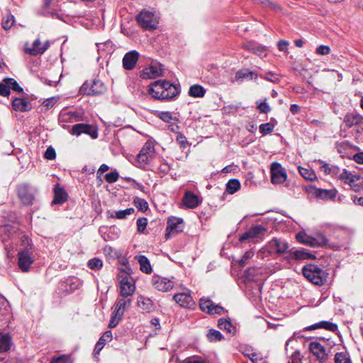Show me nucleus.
I'll use <instances>...</instances> for the list:
<instances>
[{
  "mask_svg": "<svg viewBox=\"0 0 363 363\" xmlns=\"http://www.w3.org/2000/svg\"><path fill=\"white\" fill-rule=\"evenodd\" d=\"M50 363H71V360L68 356L62 355L57 358H53Z\"/></svg>",
  "mask_w": 363,
  "mask_h": 363,
  "instance_id": "62",
  "label": "nucleus"
},
{
  "mask_svg": "<svg viewBox=\"0 0 363 363\" xmlns=\"http://www.w3.org/2000/svg\"><path fill=\"white\" fill-rule=\"evenodd\" d=\"M300 174L307 180H313L315 178L314 172L310 169L298 167Z\"/></svg>",
  "mask_w": 363,
  "mask_h": 363,
  "instance_id": "44",
  "label": "nucleus"
},
{
  "mask_svg": "<svg viewBox=\"0 0 363 363\" xmlns=\"http://www.w3.org/2000/svg\"><path fill=\"white\" fill-rule=\"evenodd\" d=\"M330 52V48L328 45H320L316 48L315 53L318 55H327Z\"/></svg>",
  "mask_w": 363,
  "mask_h": 363,
  "instance_id": "59",
  "label": "nucleus"
},
{
  "mask_svg": "<svg viewBox=\"0 0 363 363\" xmlns=\"http://www.w3.org/2000/svg\"><path fill=\"white\" fill-rule=\"evenodd\" d=\"M240 189V183L239 180L235 179H230L226 184V191L233 194Z\"/></svg>",
  "mask_w": 363,
  "mask_h": 363,
  "instance_id": "40",
  "label": "nucleus"
},
{
  "mask_svg": "<svg viewBox=\"0 0 363 363\" xmlns=\"http://www.w3.org/2000/svg\"><path fill=\"white\" fill-rule=\"evenodd\" d=\"M335 363H351L349 356L344 352H337L335 356Z\"/></svg>",
  "mask_w": 363,
  "mask_h": 363,
  "instance_id": "48",
  "label": "nucleus"
},
{
  "mask_svg": "<svg viewBox=\"0 0 363 363\" xmlns=\"http://www.w3.org/2000/svg\"><path fill=\"white\" fill-rule=\"evenodd\" d=\"M12 108L16 111L26 112L32 108L30 101L25 98L16 97L12 100Z\"/></svg>",
  "mask_w": 363,
  "mask_h": 363,
  "instance_id": "19",
  "label": "nucleus"
},
{
  "mask_svg": "<svg viewBox=\"0 0 363 363\" xmlns=\"http://www.w3.org/2000/svg\"><path fill=\"white\" fill-rule=\"evenodd\" d=\"M173 299L183 308H192L195 306V302L188 293L177 294L173 296Z\"/></svg>",
  "mask_w": 363,
  "mask_h": 363,
  "instance_id": "17",
  "label": "nucleus"
},
{
  "mask_svg": "<svg viewBox=\"0 0 363 363\" xmlns=\"http://www.w3.org/2000/svg\"><path fill=\"white\" fill-rule=\"evenodd\" d=\"M245 49L251 51L252 52L259 55L262 56L265 55V48L261 45H244Z\"/></svg>",
  "mask_w": 363,
  "mask_h": 363,
  "instance_id": "42",
  "label": "nucleus"
},
{
  "mask_svg": "<svg viewBox=\"0 0 363 363\" xmlns=\"http://www.w3.org/2000/svg\"><path fill=\"white\" fill-rule=\"evenodd\" d=\"M10 89L17 93H23V88L18 84L17 81L13 78H4L0 82V95L2 96H8L10 94Z\"/></svg>",
  "mask_w": 363,
  "mask_h": 363,
  "instance_id": "8",
  "label": "nucleus"
},
{
  "mask_svg": "<svg viewBox=\"0 0 363 363\" xmlns=\"http://www.w3.org/2000/svg\"><path fill=\"white\" fill-rule=\"evenodd\" d=\"M261 274V269L259 268L250 267L245 272V278L251 281H256L257 276Z\"/></svg>",
  "mask_w": 363,
  "mask_h": 363,
  "instance_id": "39",
  "label": "nucleus"
},
{
  "mask_svg": "<svg viewBox=\"0 0 363 363\" xmlns=\"http://www.w3.org/2000/svg\"><path fill=\"white\" fill-rule=\"evenodd\" d=\"M119 177V174L117 171H112L105 175V179L108 183H114L116 182Z\"/></svg>",
  "mask_w": 363,
  "mask_h": 363,
  "instance_id": "54",
  "label": "nucleus"
},
{
  "mask_svg": "<svg viewBox=\"0 0 363 363\" xmlns=\"http://www.w3.org/2000/svg\"><path fill=\"white\" fill-rule=\"evenodd\" d=\"M287 178L286 169L278 162H273L271 165V181L274 184L284 183Z\"/></svg>",
  "mask_w": 363,
  "mask_h": 363,
  "instance_id": "9",
  "label": "nucleus"
},
{
  "mask_svg": "<svg viewBox=\"0 0 363 363\" xmlns=\"http://www.w3.org/2000/svg\"><path fill=\"white\" fill-rule=\"evenodd\" d=\"M131 299L126 297L118 298L113 312L116 315L123 316L124 312L130 305Z\"/></svg>",
  "mask_w": 363,
  "mask_h": 363,
  "instance_id": "25",
  "label": "nucleus"
},
{
  "mask_svg": "<svg viewBox=\"0 0 363 363\" xmlns=\"http://www.w3.org/2000/svg\"><path fill=\"white\" fill-rule=\"evenodd\" d=\"M88 266L91 269L98 270L102 267L103 262L99 258H94L89 261Z\"/></svg>",
  "mask_w": 363,
  "mask_h": 363,
  "instance_id": "52",
  "label": "nucleus"
},
{
  "mask_svg": "<svg viewBox=\"0 0 363 363\" xmlns=\"http://www.w3.org/2000/svg\"><path fill=\"white\" fill-rule=\"evenodd\" d=\"M138 24L145 30L155 29L159 23L156 13L149 11H141L136 17Z\"/></svg>",
  "mask_w": 363,
  "mask_h": 363,
  "instance_id": "5",
  "label": "nucleus"
},
{
  "mask_svg": "<svg viewBox=\"0 0 363 363\" xmlns=\"http://www.w3.org/2000/svg\"><path fill=\"white\" fill-rule=\"evenodd\" d=\"M139 58V53L135 50L127 52L123 58V67L125 69L132 70Z\"/></svg>",
  "mask_w": 363,
  "mask_h": 363,
  "instance_id": "18",
  "label": "nucleus"
},
{
  "mask_svg": "<svg viewBox=\"0 0 363 363\" xmlns=\"http://www.w3.org/2000/svg\"><path fill=\"white\" fill-rule=\"evenodd\" d=\"M112 340V333L110 330L106 331L104 335L99 338L95 345L94 350V354H98L100 351L103 349L105 343Z\"/></svg>",
  "mask_w": 363,
  "mask_h": 363,
  "instance_id": "30",
  "label": "nucleus"
},
{
  "mask_svg": "<svg viewBox=\"0 0 363 363\" xmlns=\"http://www.w3.org/2000/svg\"><path fill=\"white\" fill-rule=\"evenodd\" d=\"M159 116L160 119L166 123H169L172 120V115L168 111L161 112Z\"/></svg>",
  "mask_w": 363,
  "mask_h": 363,
  "instance_id": "63",
  "label": "nucleus"
},
{
  "mask_svg": "<svg viewBox=\"0 0 363 363\" xmlns=\"http://www.w3.org/2000/svg\"><path fill=\"white\" fill-rule=\"evenodd\" d=\"M321 170L328 174H336L337 173L338 168L335 166L330 167L328 164H324L320 167Z\"/></svg>",
  "mask_w": 363,
  "mask_h": 363,
  "instance_id": "55",
  "label": "nucleus"
},
{
  "mask_svg": "<svg viewBox=\"0 0 363 363\" xmlns=\"http://www.w3.org/2000/svg\"><path fill=\"white\" fill-rule=\"evenodd\" d=\"M162 75L163 69L160 64H152L140 72V77L145 79H155Z\"/></svg>",
  "mask_w": 363,
  "mask_h": 363,
  "instance_id": "13",
  "label": "nucleus"
},
{
  "mask_svg": "<svg viewBox=\"0 0 363 363\" xmlns=\"http://www.w3.org/2000/svg\"><path fill=\"white\" fill-rule=\"evenodd\" d=\"M44 157L45 159L49 160H54L56 157V152L55 149L51 146L48 147L45 152Z\"/></svg>",
  "mask_w": 363,
  "mask_h": 363,
  "instance_id": "61",
  "label": "nucleus"
},
{
  "mask_svg": "<svg viewBox=\"0 0 363 363\" xmlns=\"http://www.w3.org/2000/svg\"><path fill=\"white\" fill-rule=\"evenodd\" d=\"M82 283L80 280L76 277H72L67 280L66 282L61 283V287H65L68 293H72L74 290L79 289Z\"/></svg>",
  "mask_w": 363,
  "mask_h": 363,
  "instance_id": "31",
  "label": "nucleus"
},
{
  "mask_svg": "<svg viewBox=\"0 0 363 363\" xmlns=\"http://www.w3.org/2000/svg\"><path fill=\"white\" fill-rule=\"evenodd\" d=\"M218 326L220 330H225L230 334H234L235 332V327L233 325L230 320L226 319H219Z\"/></svg>",
  "mask_w": 363,
  "mask_h": 363,
  "instance_id": "37",
  "label": "nucleus"
},
{
  "mask_svg": "<svg viewBox=\"0 0 363 363\" xmlns=\"http://www.w3.org/2000/svg\"><path fill=\"white\" fill-rule=\"evenodd\" d=\"M274 125L272 123H262L259 125V131L262 135H265L272 133L274 130Z\"/></svg>",
  "mask_w": 363,
  "mask_h": 363,
  "instance_id": "50",
  "label": "nucleus"
},
{
  "mask_svg": "<svg viewBox=\"0 0 363 363\" xmlns=\"http://www.w3.org/2000/svg\"><path fill=\"white\" fill-rule=\"evenodd\" d=\"M155 155L154 145L152 143H145L137 156V164L140 168L145 169L152 162Z\"/></svg>",
  "mask_w": 363,
  "mask_h": 363,
  "instance_id": "4",
  "label": "nucleus"
},
{
  "mask_svg": "<svg viewBox=\"0 0 363 363\" xmlns=\"http://www.w3.org/2000/svg\"><path fill=\"white\" fill-rule=\"evenodd\" d=\"M135 260L140 264V270L146 274L152 272V267L148 259L144 255H138L135 257Z\"/></svg>",
  "mask_w": 363,
  "mask_h": 363,
  "instance_id": "34",
  "label": "nucleus"
},
{
  "mask_svg": "<svg viewBox=\"0 0 363 363\" xmlns=\"http://www.w3.org/2000/svg\"><path fill=\"white\" fill-rule=\"evenodd\" d=\"M40 50H42V43L40 39H36L33 43L32 48H26V52L31 55L35 56L38 55H42V52H37Z\"/></svg>",
  "mask_w": 363,
  "mask_h": 363,
  "instance_id": "41",
  "label": "nucleus"
},
{
  "mask_svg": "<svg viewBox=\"0 0 363 363\" xmlns=\"http://www.w3.org/2000/svg\"><path fill=\"white\" fill-rule=\"evenodd\" d=\"M138 305L140 308L146 312H150L154 309L152 301L150 298L143 296L138 297Z\"/></svg>",
  "mask_w": 363,
  "mask_h": 363,
  "instance_id": "35",
  "label": "nucleus"
},
{
  "mask_svg": "<svg viewBox=\"0 0 363 363\" xmlns=\"http://www.w3.org/2000/svg\"><path fill=\"white\" fill-rule=\"evenodd\" d=\"M303 275L311 283L323 286L327 281L328 273L317 265L309 264L303 267Z\"/></svg>",
  "mask_w": 363,
  "mask_h": 363,
  "instance_id": "2",
  "label": "nucleus"
},
{
  "mask_svg": "<svg viewBox=\"0 0 363 363\" xmlns=\"http://www.w3.org/2000/svg\"><path fill=\"white\" fill-rule=\"evenodd\" d=\"M148 92L155 99L168 101L174 99L179 94L180 89L167 80H157L149 86Z\"/></svg>",
  "mask_w": 363,
  "mask_h": 363,
  "instance_id": "1",
  "label": "nucleus"
},
{
  "mask_svg": "<svg viewBox=\"0 0 363 363\" xmlns=\"http://www.w3.org/2000/svg\"><path fill=\"white\" fill-rule=\"evenodd\" d=\"M206 94V89L199 84H194L190 86L189 95L194 98L203 97Z\"/></svg>",
  "mask_w": 363,
  "mask_h": 363,
  "instance_id": "36",
  "label": "nucleus"
},
{
  "mask_svg": "<svg viewBox=\"0 0 363 363\" xmlns=\"http://www.w3.org/2000/svg\"><path fill=\"white\" fill-rule=\"evenodd\" d=\"M105 91V85L98 79H94L91 84L84 83L80 88V93L88 96L99 95Z\"/></svg>",
  "mask_w": 363,
  "mask_h": 363,
  "instance_id": "7",
  "label": "nucleus"
},
{
  "mask_svg": "<svg viewBox=\"0 0 363 363\" xmlns=\"http://www.w3.org/2000/svg\"><path fill=\"white\" fill-rule=\"evenodd\" d=\"M343 122L348 128L354 125H362L363 116L357 113H348L345 116Z\"/></svg>",
  "mask_w": 363,
  "mask_h": 363,
  "instance_id": "21",
  "label": "nucleus"
},
{
  "mask_svg": "<svg viewBox=\"0 0 363 363\" xmlns=\"http://www.w3.org/2000/svg\"><path fill=\"white\" fill-rule=\"evenodd\" d=\"M254 255L255 252L252 250L245 252L242 257L239 260L240 267H243L247 263V260L251 259Z\"/></svg>",
  "mask_w": 363,
  "mask_h": 363,
  "instance_id": "53",
  "label": "nucleus"
},
{
  "mask_svg": "<svg viewBox=\"0 0 363 363\" xmlns=\"http://www.w3.org/2000/svg\"><path fill=\"white\" fill-rule=\"evenodd\" d=\"M183 220L179 218L172 217L168 219L166 228L165 236L167 239L183 230Z\"/></svg>",
  "mask_w": 363,
  "mask_h": 363,
  "instance_id": "12",
  "label": "nucleus"
},
{
  "mask_svg": "<svg viewBox=\"0 0 363 363\" xmlns=\"http://www.w3.org/2000/svg\"><path fill=\"white\" fill-rule=\"evenodd\" d=\"M14 23V17L8 14L3 18L2 27L4 30H9Z\"/></svg>",
  "mask_w": 363,
  "mask_h": 363,
  "instance_id": "47",
  "label": "nucleus"
},
{
  "mask_svg": "<svg viewBox=\"0 0 363 363\" xmlns=\"http://www.w3.org/2000/svg\"><path fill=\"white\" fill-rule=\"evenodd\" d=\"M137 228L139 233H143L147 225V219L146 218H140L137 220Z\"/></svg>",
  "mask_w": 363,
  "mask_h": 363,
  "instance_id": "56",
  "label": "nucleus"
},
{
  "mask_svg": "<svg viewBox=\"0 0 363 363\" xmlns=\"http://www.w3.org/2000/svg\"><path fill=\"white\" fill-rule=\"evenodd\" d=\"M134 203L135 206L138 208V210L143 212H145L148 209V203L143 199L136 198L134 200Z\"/></svg>",
  "mask_w": 363,
  "mask_h": 363,
  "instance_id": "49",
  "label": "nucleus"
},
{
  "mask_svg": "<svg viewBox=\"0 0 363 363\" xmlns=\"http://www.w3.org/2000/svg\"><path fill=\"white\" fill-rule=\"evenodd\" d=\"M269 247L278 254L287 253L289 254V245L288 243L281 239L274 238L269 242Z\"/></svg>",
  "mask_w": 363,
  "mask_h": 363,
  "instance_id": "24",
  "label": "nucleus"
},
{
  "mask_svg": "<svg viewBox=\"0 0 363 363\" xmlns=\"http://www.w3.org/2000/svg\"><path fill=\"white\" fill-rule=\"evenodd\" d=\"M17 195L21 203L25 206H31L35 200L34 192L28 184H20L17 186Z\"/></svg>",
  "mask_w": 363,
  "mask_h": 363,
  "instance_id": "6",
  "label": "nucleus"
},
{
  "mask_svg": "<svg viewBox=\"0 0 363 363\" xmlns=\"http://www.w3.org/2000/svg\"><path fill=\"white\" fill-rule=\"evenodd\" d=\"M296 238L298 242L307 246L313 247V236H311L307 235L306 233L301 232L296 234Z\"/></svg>",
  "mask_w": 363,
  "mask_h": 363,
  "instance_id": "38",
  "label": "nucleus"
},
{
  "mask_svg": "<svg viewBox=\"0 0 363 363\" xmlns=\"http://www.w3.org/2000/svg\"><path fill=\"white\" fill-rule=\"evenodd\" d=\"M57 101V99L56 97H51L46 100H45L43 103V105L45 106L47 108H52Z\"/></svg>",
  "mask_w": 363,
  "mask_h": 363,
  "instance_id": "64",
  "label": "nucleus"
},
{
  "mask_svg": "<svg viewBox=\"0 0 363 363\" xmlns=\"http://www.w3.org/2000/svg\"><path fill=\"white\" fill-rule=\"evenodd\" d=\"M315 258V256L311 255L308 250L305 249H300L294 250L293 249L289 250V254L286 257L289 261L291 260H304L308 259Z\"/></svg>",
  "mask_w": 363,
  "mask_h": 363,
  "instance_id": "16",
  "label": "nucleus"
},
{
  "mask_svg": "<svg viewBox=\"0 0 363 363\" xmlns=\"http://www.w3.org/2000/svg\"><path fill=\"white\" fill-rule=\"evenodd\" d=\"M18 264L23 272H28L30 264L33 263L30 253L28 251H21L18 252Z\"/></svg>",
  "mask_w": 363,
  "mask_h": 363,
  "instance_id": "23",
  "label": "nucleus"
},
{
  "mask_svg": "<svg viewBox=\"0 0 363 363\" xmlns=\"http://www.w3.org/2000/svg\"><path fill=\"white\" fill-rule=\"evenodd\" d=\"M265 231L266 229L264 226L261 225H257L251 228L248 231L241 235L239 240L242 242L248 239L255 238L259 237L260 235L264 234Z\"/></svg>",
  "mask_w": 363,
  "mask_h": 363,
  "instance_id": "20",
  "label": "nucleus"
},
{
  "mask_svg": "<svg viewBox=\"0 0 363 363\" xmlns=\"http://www.w3.org/2000/svg\"><path fill=\"white\" fill-rule=\"evenodd\" d=\"M79 116L75 111L64 109L59 114L58 121L60 123H73L77 121Z\"/></svg>",
  "mask_w": 363,
  "mask_h": 363,
  "instance_id": "26",
  "label": "nucleus"
},
{
  "mask_svg": "<svg viewBox=\"0 0 363 363\" xmlns=\"http://www.w3.org/2000/svg\"><path fill=\"white\" fill-rule=\"evenodd\" d=\"M54 199L52 201V204H62L67 199V194L66 191L61 187L55 186L54 190Z\"/></svg>",
  "mask_w": 363,
  "mask_h": 363,
  "instance_id": "32",
  "label": "nucleus"
},
{
  "mask_svg": "<svg viewBox=\"0 0 363 363\" xmlns=\"http://www.w3.org/2000/svg\"><path fill=\"white\" fill-rule=\"evenodd\" d=\"M134 211L135 210L133 208H128L125 210H120L116 212V217L118 219H124L128 216L133 214Z\"/></svg>",
  "mask_w": 363,
  "mask_h": 363,
  "instance_id": "51",
  "label": "nucleus"
},
{
  "mask_svg": "<svg viewBox=\"0 0 363 363\" xmlns=\"http://www.w3.org/2000/svg\"><path fill=\"white\" fill-rule=\"evenodd\" d=\"M152 284L154 287L161 291H168L173 289L175 285L174 277L168 279L160 276H153L152 278Z\"/></svg>",
  "mask_w": 363,
  "mask_h": 363,
  "instance_id": "10",
  "label": "nucleus"
},
{
  "mask_svg": "<svg viewBox=\"0 0 363 363\" xmlns=\"http://www.w3.org/2000/svg\"><path fill=\"white\" fill-rule=\"evenodd\" d=\"M257 108L259 109L260 113H267L271 111L270 106L266 101L259 102L257 101Z\"/></svg>",
  "mask_w": 363,
  "mask_h": 363,
  "instance_id": "58",
  "label": "nucleus"
},
{
  "mask_svg": "<svg viewBox=\"0 0 363 363\" xmlns=\"http://www.w3.org/2000/svg\"><path fill=\"white\" fill-rule=\"evenodd\" d=\"M309 350L321 362L327 359V354L325 347L318 342H312L310 344Z\"/></svg>",
  "mask_w": 363,
  "mask_h": 363,
  "instance_id": "22",
  "label": "nucleus"
},
{
  "mask_svg": "<svg viewBox=\"0 0 363 363\" xmlns=\"http://www.w3.org/2000/svg\"><path fill=\"white\" fill-rule=\"evenodd\" d=\"M260 77L272 82H277L279 80V74L273 72H267L264 75L261 74Z\"/></svg>",
  "mask_w": 363,
  "mask_h": 363,
  "instance_id": "57",
  "label": "nucleus"
},
{
  "mask_svg": "<svg viewBox=\"0 0 363 363\" xmlns=\"http://www.w3.org/2000/svg\"><path fill=\"white\" fill-rule=\"evenodd\" d=\"M200 308L202 311L209 314H220L224 311V308L219 305H216L208 298H201L199 303Z\"/></svg>",
  "mask_w": 363,
  "mask_h": 363,
  "instance_id": "14",
  "label": "nucleus"
},
{
  "mask_svg": "<svg viewBox=\"0 0 363 363\" xmlns=\"http://www.w3.org/2000/svg\"><path fill=\"white\" fill-rule=\"evenodd\" d=\"M245 79H257V74L248 69H242L237 72L235 74V79L238 82H242Z\"/></svg>",
  "mask_w": 363,
  "mask_h": 363,
  "instance_id": "29",
  "label": "nucleus"
},
{
  "mask_svg": "<svg viewBox=\"0 0 363 363\" xmlns=\"http://www.w3.org/2000/svg\"><path fill=\"white\" fill-rule=\"evenodd\" d=\"M183 202L184 205L189 208H194L200 203L199 197L191 192H186L184 194Z\"/></svg>",
  "mask_w": 363,
  "mask_h": 363,
  "instance_id": "27",
  "label": "nucleus"
},
{
  "mask_svg": "<svg viewBox=\"0 0 363 363\" xmlns=\"http://www.w3.org/2000/svg\"><path fill=\"white\" fill-rule=\"evenodd\" d=\"M11 337L9 333H0V352H6L11 349Z\"/></svg>",
  "mask_w": 363,
  "mask_h": 363,
  "instance_id": "33",
  "label": "nucleus"
},
{
  "mask_svg": "<svg viewBox=\"0 0 363 363\" xmlns=\"http://www.w3.org/2000/svg\"><path fill=\"white\" fill-rule=\"evenodd\" d=\"M328 243L326 237L321 234L318 233L313 236V247H318L325 245Z\"/></svg>",
  "mask_w": 363,
  "mask_h": 363,
  "instance_id": "43",
  "label": "nucleus"
},
{
  "mask_svg": "<svg viewBox=\"0 0 363 363\" xmlns=\"http://www.w3.org/2000/svg\"><path fill=\"white\" fill-rule=\"evenodd\" d=\"M122 317L123 316L116 315V313L113 312L108 327L111 328L116 327V325L119 323V321L122 319Z\"/></svg>",
  "mask_w": 363,
  "mask_h": 363,
  "instance_id": "60",
  "label": "nucleus"
},
{
  "mask_svg": "<svg viewBox=\"0 0 363 363\" xmlns=\"http://www.w3.org/2000/svg\"><path fill=\"white\" fill-rule=\"evenodd\" d=\"M120 284V296L128 298L133 294L135 287L131 283L128 276L122 277L119 281Z\"/></svg>",
  "mask_w": 363,
  "mask_h": 363,
  "instance_id": "15",
  "label": "nucleus"
},
{
  "mask_svg": "<svg viewBox=\"0 0 363 363\" xmlns=\"http://www.w3.org/2000/svg\"><path fill=\"white\" fill-rule=\"evenodd\" d=\"M337 178L350 185L352 190L359 192L363 190V178L356 174H352L347 169L343 171L337 176Z\"/></svg>",
  "mask_w": 363,
  "mask_h": 363,
  "instance_id": "3",
  "label": "nucleus"
},
{
  "mask_svg": "<svg viewBox=\"0 0 363 363\" xmlns=\"http://www.w3.org/2000/svg\"><path fill=\"white\" fill-rule=\"evenodd\" d=\"M318 196L323 199H333L335 197L336 193L333 190L318 189Z\"/></svg>",
  "mask_w": 363,
  "mask_h": 363,
  "instance_id": "46",
  "label": "nucleus"
},
{
  "mask_svg": "<svg viewBox=\"0 0 363 363\" xmlns=\"http://www.w3.org/2000/svg\"><path fill=\"white\" fill-rule=\"evenodd\" d=\"M70 133L71 134L76 135L85 133L90 135L93 139H96L98 137L97 128L94 125L85 123H78L73 125Z\"/></svg>",
  "mask_w": 363,
  "mask_h": 363,
  "instance_id": "11",
  "label": "nucleus"
},
{
  "mask_svg": "<svg viewBox=\"0 0 363 363\" xmlns=\"http://www.w3.org/2000/svg\"><path fill=\"white\" fill-rule=\"evenodd\" d=\"M323 328L329 331L335 332L337 330V325L329 321L323 320L306 328L307 330H316Z\"/></svg>",
  "mask_w": 363,
  "mask_h": 363,
  "instance_id": "28",
  "label": "nucleus"
},
{
  "mask_svg": "<svg viewBox=\"0 0 363 363\" xmlns=\"http://www.w3.org/2000/svg\"><path fill=\"white\" fill-rule=\"evenodd\" d=\"M207 337L210 341H219L223 338V336L220 333V331L214 329H211L208 330Z\"/></svg>",
  "mask_w": 363,
  "mask_h": 363,
  "instance_id": "45",
  "label": "nucleus"
}]
</instances>
